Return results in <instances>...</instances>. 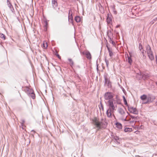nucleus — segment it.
<instances>
[{"label": "nucleus", "mask_w": 157, "mask_h": 157, "mask_svg": "<svg viewBox=\"0 0 157 157\" xmlns=\"http://www.w3.org/2000/svg\"><path fill=\"white\" fill-rule=\"evenodd\" d=\"M72 12L71 10L69 11L68 13V21L69 23H71L73 25V18L72 17Z\"/></svg>", "instance_id": "nucleus-6"}, {"label": "nucleus", "mask_w": 157, "mask_h": 157, "mask_svg": "<svg viewBox=\"0 0 157 157\" xmlns=\"http://www.w3.org/2000/svg\"><path fill=\"white\" fill-rule=\"evenodd\" d=\"M114 139L115 140V142L117 143L118 144L120 143V140H119V137L117 136H115L114 137Z\"/></svg>", "instance_id": "nucleus-18"}, {"label": "nucleus", "mask_w": 157, "mask_h": 157, "mask_svg": "<svg viewBox=\"0 0 157 157\" xmlns=\"http://www.w3.org/2000/svg\"><path fill=\"white\" fill-rule=\"evenodd\" d=\"M31 132H33L34 133L35 132L34 130H32L31 131Z\"/></svg>", "instance_id": "nucleus-35"}, {"label": "nucleus", "mask_w": 157, "mask_h": 157, "mask_svg": "<svg viewBox=\"0 0 157 157\" xmlns=\"http://www.w3.org/2000/svg\"><path fill=\"white\" fill-rule=\"evenodd\" d=\"M105 84L106 85L109 87H110L111 86V83L109 80L105 77Z\"/></svg>", "instance_id": "nucleus-8"}, {"label": "nucleus", "mask_w": 157, "mask_h": 157, "mask_svg": "<svg viewBox=\"0 0 157 157\" xmlns=\"http://www.w3.org/2000/svg\"><path fill=\"white\" fill-rule=\"evenodd\" d=\"M139 48L140 51L141 52L142 54L144 57L145 56L144 53V50H143V47L142 46V45L140 44H139ZM145 57L146 56H145Z\"/></svg>", "instance_id": "nucleus-14"}, {"label": "nucleus", "mask_w": 157, "mask_h": 157, "mask_svg": "<svg viewBox=\"0 0 157 157\" xmlns=\"http://www.w3.org/2000/svg\"><path fill=\"white\" fill-rule=\"evenodd\" d=\"M113 97V94L111 92H107L104 95L105 99L106 100H109L108 102V109L106 111V115L109 118L112 117V115H114L113 113L117 108V105L113 102L112 98Z\"/></svg>", "instance_id": "nucleus-1"}, {"label": "nucleus", "mask_w": 157, "mask_h": 157, "mask_svg": "<svg viewBox=\"0 0 157 157\" xmlns=\"http://www.w3.org/2000/svg\"><path fill=\"white\" fill-rule=\"evenodd\" d=\"M146 49L148 56L149 57L150 59L151 60H153L154 59V56L149 45H147L146 46Z\"/></svg>", "instance_id": "nucleus-4"}, {"label": "nucleus", "mask_w": 157, "mask_h": 157, "mask_svg": "<svg viewBox=\"0 0 157 157\" xmlns=\"http://www.w3.org/2000/svg\"><path fill=\"white\" fill-rule=\"evenodd\" d=\"M128 56V63H130V64H131L132 63V60L130 57H129Z\"/></svg>", "instance_id": "nucleus-26"}, {"label": "nucleus", "mask_w": 157, "mask_h": 157, "mask_svg": "<svg viewBox=\"0 0 157 157\" xmlns=\"http://www.w3.org/2000/svg\"><path fill=\"white\" fill-rule=\"evenodd\" d=\"M119 27V25H117V26H116V27H117V28H118V27Z\"/></svg>", "instance_id": "nucleus-38"}, {"label": "nucleus", "mask_w": 157, "mask_h": 157, "mask_svg": "<svg viewBox=\"0 0 157 157\" xmlns=\"http://www.w3.org/2000/svg\"><path fill=\"white\" fill-rule=\"evenodd\" d=\"M147 101L143 102L142 103L145 104L149 102H151L152 101L151 97L150 96H148L147 97Z\"/></svg>", "instance_id": "nucleus-10"}, {"label": "nucleus", "mask_w": 157, "mask_h": 157, "mask_svg": "<svg viewBox=\"0 0 157 157\" xmlns=\"http://www.w3.org/2000/svg\"><path fill=\"white\" fill-rule=\"evenodd\" d=\"M128 109L131 113L135 114H137L138 113V111L137 109L131 106H128Z\"/></svg>", "instance_id": "nucleus-5"}, {"label": "nucleus", "mask_w": 157, "mask_h": 157, "mask_svg": "<svg viewBox=\"0 0 157 157\" xmlns=\"http://www.w3.org/2000/svg\"><path fill=\"white\" fill-rule=\"evenodd\" d=\"M22 125H23V124L25 122V121L24 120H22Z\"/></svg>", "instance_id": "nucleus-33"}, {"label": "nucleus", "mask_w": 157, "mask_h": 157, "mask_svg": "<svg viewBox=\"0 0 157 157\" xmlns=\"http://www.w3.org/2000/svg\"><path fill=\"white\" fill-rule=\"evenodd\" d=\"M123 100H124L125 104L127 105H128L127 102V101L125 99V97L124 96H123Z\"/></svg>", "instance_id": "nucleus-28"}, {"label": "nucleus", "mask_w": 157, "mask_h": 157, "mask_svg": "<svg viewBox=\"0 0 157 157\" xmlns=\"http://www.w3.org/2000/svg\"><path fill=\"white\" fill-rule=\"evenodd\" d=\"M105 62L106 63V65L107 67H108V65H109V61L108 60H107L106 58H105Z\"/></svg>", "instance_id": "nucleus-27"}, {"label": "nucleus", "mask_w": 157, "mask_h": 157, "mask_svg": "<svg viewBox=\"0 0 157 157\" xmlns=\"http://www.w3.org/2000/svg\"><path fill=\"white\" fill-rule=\"evenodd\" d=\"M25 91L26 92L29 96V95L31 93H33V92L34 91L33 90L29 88H27Z\"/></svg>", "instance_id": "nucleus-12"}, {"label": "nucleus", "mask_w": 157, "mask_h": 157, "mask_svg": "<svg viewBox=\"0 0 157 157\" xmlns=\"http://www.w3.org/2000/svg\"><path fill=\"white\" fill-rule=\"evenodd\" d=\"M128 121H128L130 124H133L134 125L135 124V121L134 120H131V118H130L129 119H127Z\"/></svg>", "instance_id": "nucleus-16"}, {"label": "nucleus", "mask_w": 157, "mask_h": 157, "mask_svg": "<svg viewBox=\"0 0 157 157\" xmlns=\"http://www.w3.org/2000/svg\"><path fill=\"white\" fill-rule=\"evenodd\" d=\"M0 37L3 39L4 40H5L6 39L5 36L2 33H0Z\"/></svg>", "instance_id": "nucleus-25"}, {"label": "nucleus", "mask_w": 157, "mask_h": 157, "mask_svg": "<svg viewBox=\"0 0 157 157\" xmlns=\"http://www.w3.org/2000/svg\"><path fill=\"white\" fill-rule=\"evenodd\" d=\"M57 56H58V57L59 58V59L60 58V57L59 55L57 54Z\"/></svg>", "instance_id": "nucleus-34"}, {"label": "nucleus", "mask_w": 157, "mask_h": 157, "mask_svg": "<svg viewBox=\"0 0 157 157\" xmlns=\"http://www.w3.org/2000/svg\"><path fill=\"white\" fill-rule=\"evenodd\" d=\"M106 47L107 48L108 52L111 50L107 45L106 46Z\"/></svg>", "instance_id": "nucleus-32"}, {"label": "nucleus", "mask_w": 157, "mask_h": 157, "mask_svg": "<svg viewBox=\"0 0 157 157\" xmlns=\"http://www.w3.org/2000/svg\"><path fill=\"white\" fill-rule=\"evenodd\" d=\"M117 112L119 113V117L120 119L123 121L128 120L127 119V115L124 109L121 108H119L117 109Z\"/></svg>", "instance_id": "nucleus-3"}, {"label": "nucleus", "mask_w": 157, "mask_h": 157, "mask_svg": "<svg viewBox=\"0 0 157 157\" xmlns=\"http://www.w3.org/2000/svg\"><path fill=\"white\" fill-rule=\"evenodd\" d=\"M68 60L69 62L70 65L71 66H73L74 64V63L72 60L71 59H68Z\"/></svg>", "instance_id": "nucleus-23"}, {"label": "nucleus", "mask_w": 157, "mask_h": 157, "mask_svg": "<svg viewBox=\"0 0 157 157\" xmlns=\"http://www.w3.org/2000/svg\"><path fill=\"white\" fill-rule=\"evenodd\" d=\"M156 21V20H155V19H153L152 21H151L150 22V24H153Z\"/></svg>", "instance_id": "nucleus-29"}, {"label": "nucleus", "mask_w": 157, "mask_h": 157, "mask_svg": "<svg viewBox=\"0 0 157 157\" xmlns=\"http://www.w3.org/2000/svg\"><path fill=\"white\" fill-rule=\"evenodd\" d=\"M57 0H52V5L53 8L56 9L58 7Z\"/></svg>", "instance_id": "nucleus-7"}, {"label": "nucleus", "mask_w": 157, "mask_h": 157, "mask_svg": "<svg viewBox=\"0 0 157 157\" xmlns=\"http://www.w3.org/2000/svg\"><path fill=\"white\" fill-rule=\"evenodd\" d=\"M140 75L138 74H137V75Z\"/></svg>", "instance_id": "nucleus-41"}, {"label": "nucleus", "mask_w": 157, "mask_h": 157, "mask_svg": "<svg viewBox=\"0 0 157 157\" xmlns=\"http://www.w3.org/2000/svg\"><path fill=\"white\" fill-rule=\"evenodd\" d=\"M100 5V6H101V7L102 8H103V7H102V6L101 5Z\"/></svg>", "instance_id": "nucleus-37"}, {"label": "nucleus", "mask_w": 157, "mask_h": 157, "mask_svg": "<svg viewBox=\"0 0 157 157\" xmlns=\"http://www.w3.org/2000/svg\"><path fill=\"white\" fill-rule=\"evenodd\" d=\"M117 127L119 129H121L122 128V124L119 123H116Z\"/></svg>", "instance_id": "nucleus-17"}, {"label": "nucleus", "mask_w": 157, "mask_h": 157, "mask_svg": "<svg viewBox=\"0 0 157 157\" xmlns=\"http://www.w3.org/2000/svg\"><path fill=\"white\" fill-rule=\"evenodd\" d=\"M147 96L144 94L143 95L140 97V98L142 100H147Z\"/></svg>", "instance_id": "nucleus-19"}, {"label": "nucleus", "mask_w": 157, "mask_h": 157, "mask_svg": "<svg viewBox=\"0 0 157 157\" xmlns=\"http://www.w3.org/2000/svg\"><path fill=\"white\" fill-rule=\"evenodd\" d=\"M155 19V20H156V21H157V17H156Z\"/></svg>", "instance_id": "nucleus-36"}, {"label": "nucleus", "mask_w": 157, "mask_h": 157, "mask_svg": "<svg viewBox=\"0 0 157 157\" xmlns=\"http://www.w3.org/2000/svg\"><path fill=\"white\" fill-rule=\"evenodd\" d=\"M81 18L78 16H76L75 17V20L77 22H79L81 21Z\"/></svg>", "instance_id": "nucleus-15"}, {"label": "nucleus", "mask_w": 157, "mask_h": 157, "mask_svg": "<svg viewBox=\"0 0 157 157\" xmlns=\"http://www.w3.org/2000/svg\"><path fill=\"white\" fill-rule=\"evenodd\" d=\"M84 54L86 56V57L88 59L91 58V55L90 53L89 52H86L84 53Z\"/></svg>", "instance_id": "nucleus-13"}, {"label": "nucleus", "mask_w": 157, "mask_h": 157, "mask_svg": "<svg viewBox=\"0 0 157 157\" xmlns=\"http://www.w3.org/2000/svg\"><path fill=\"white\" fill-rule=\"evenodd\" d=\"M7 4L8 6L9 7L10 10L12 11L13 12V10H14V9L12 6L11 3L10 2V1L8 0H7Z\"/></svg>", "instance_id": "nucleus-9"}, {"label": "nucleus", "mask_w": 157, "mask_h": 157, "mask_svg": "<svg viewBox=\"0 0 157 157\" xmlns=\"http://www.w3.org/2000/svg\"><path fill=\"white\" fill-rule=\"evenodd\" d=\"M124 131L125 132H131L132 131V129L131 128H126L124 129Z\"/></svg>", "instance_id": "nucleus-20"}, {"label": "nucleus", "mask_w": 157, "mask_h": 157, "mask_svg": "<svg viewBox=\"0 0 157 157\" xmlns=\"http://www.w3.org/2000/svg\"><path fill=\"white\" fill-rule=\"evenodd\" d=\"M106 21L108 23H110L111 21V17H109V16H108L106 19Z\"/></svg>", "instance_id": "nucleus-22"}, {"label": "nucleus", "mask_w": 157, "mask_h": 157, "mask_svg": "<svg viewBox=\"0 0 157 157\" xmlns=\"http://www.w3.org/2000/svg\"><path fill=\"white\" fill-rule=\"evenodd\" d=\"M109 56L111 57L113 55V53L112 52L111 50L109 51Z\"/></svg>", "instance_id": "nucleus-30"}, {"label": "nucleus", "mask_w": 157, "mask_h": 157, "mask_svg": "<svg viewBox=\"0 0 157 157\" xmlns=\"http://www.w3.org/2000/svg\"><path fill=\"white\" fill-rule=\"evenodd\" d=\"M130 115V117L132 119H135L136 118V117H135L134 116H132L131 115Z\"/></svg>", "instance_id": "nucleus-31"}, {"label": "nucleus", "mask_w": 157, "mask_h": 157, "mask_svg": "<svg viewBox=\"0 0 157 157\" xmlns=\"http://www.w3.org/2000/svg\"><path fill=\"white\" fill-rule=\"evenodd\" d=\"M103 119H101L100 121L99 119L97 117H94L92 120L93 124L96 126L98 128L100 129L101 128H104L105 127L106 125L103 122Z\"/></svg>", "instance_id": "nucleus-2"}, {"label": "nucleus", "mask_w": 157, "mask_h": 157, "mask_svg": "<svg viewBox=\"0 0 157 157\" xmlns=\"http://www.w3.org/2000/svg\"><path fill=\"white\" fill-rule=\"evenodd\" d=\"M114 13H115V14H116L117 12H115Z\"/></svg>", "instance_id": "nucleus-39"}, {"label": "nucleus", "mask_w": 157, "mask_h": 157, "mask_svg": "<svg viewBox=\"0 0 157 157\" xmlns=\"http://www.w3.org/2000/svg\"><path fill=\"white\" fill-rule=\"evenodd\" d=\"M149 76L147 74H144L140 77V78H143L144 79H147L149 78Z\"/></svg>", "instance_id": "nucleus-11"}, {"label": "nucleus", "mask_w": 157, "mask_h": 157, "mask_svg": "<svg viewBox=\"0 0 157 157\" xmlns=\"http://www.w3.org/2000/svg\"><path fill=\"white\" fill-rule=\"evenodd\" d=\"M156 83V85L157 86V82Z\"/></svg>", "instance_id": "nucleus-40"}, {"label": "nucleus", "mask_w": 157, "mask_h": 157, "mask_svg": "<svg viewBox=\"0 0 157 157\" xmlns=\"http://www.w3.org/2000/svg\"><path fill=\"white\" fill-rule=\"evenodd\" d=\"M29 96L31 97L33 99H34L35 96L34 91L33 92V93H31L30 94H29Z\"/></svg>", "instance_id": "nucleus-21"}, {"label": "nucleus", "mask_w": 157, "mask_h": 157, "mask_svg": "<svg viewBox=\"0 0 157 157\" xmlns=\"http://www.w3.org/2000/svg\"><path fill=\"white\" fill-rule=\"evenodd\" d=\"M43 45L44 48H45L48 47L47 43L46 41H44L43 43Z\"/></svg>", "instance_id": "nucleus-24"}]
</instances>
